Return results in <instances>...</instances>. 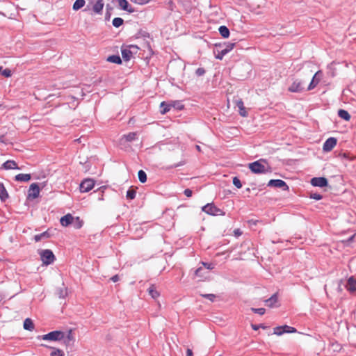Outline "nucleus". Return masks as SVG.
Segmentation results:
<instances>
[{
	"mask_svg": "<svg viewBox=\"0 0 356 356\" xmlns=\"http://www.w3.org/2000/svg\"><path fill=\"white\" fill-rule=\"evenodd\" d=\"M249 169L251 172L256 174L271 172V168L268 165V161L264 159H260L249 163Z\"/></svg>",
	"mask_w": 356,
	"mask_h": 356,
	"instance_id": "nucleus-1",
	"label": "nucleus"
},
{
	"mask_svg": "<svg viewBox=\"0 0 356 356\" xmlns=\"http://www.w3.org/2000/svg\"><path fill=\"white\" fill-rule=\"evenodd\" d=\"M38 254L42 263L45 266H48L54 263L56 260L54 252L50 250H39Z\"/></svg>",
	"mask_w": 356,
	"mask_h": 356,
	"instance_id": "nucleus-2",
	"label": "nucleus"
},
{
	"mask_svg": "<svg viewBox=\"0 0 356 356\" xmlns=\"http://www.w3.org/2000/svg\"><path fill=\"white\" fill-rule=\"evenodd\" d=\"M161 107L163 108V111H170L172 110H183L184 105L181 101H168L161 103Z\"/></svg>",
	"mask_w": 356,
	"mask_h": 356,
	"instance_id": "nucleus-3",
	"label": "nucleus"
},
{
	"mask_svg": "<svg viewBox=\"0 0 356 356\" xmlns=\"http://www.w3.org/2000/svg\"><path fill=\"white\" fill-rule=\"evenodd\" d=\"M202 211L207 214L213 216L225 215V213L220 208L212 203H209L204 206L202 207Z\"/></svg>",
	"mask_w": 356,
	"mask_h": 356,
	"instance_id": "nucleus-4",
	"label": "nucleus"
},
{
	"mask_svg": "<svg viewBox=\"0 0 356 356\" xmlns=\"http://www.w3.org/2000/svg\"><path fill=\"white\" fill-rule=\"evenodd\" d=\"M38 338H41L44 341H60L65 338V334L60 331H54L51 332L48 334H45L42 336H39Z\"/></svg>",
	"mask_w": 356,
	"mask_h": 356,
	"instance_id": "nucleus-5",
	"label": "nucleus"
},
{
	"mask_svg": "<svg viewBox=\"0 0 356 356\" xmlns=\"http://www.w3.org/2000/svg\"><path fill=\"white\" fill-rule=\"evenodd\" d=\"M90 5H92L91 9L95 13L101 14L104 8V3L103 0L91 1L87 6V8L86 10L90 9Z\"/></svg>",
	"mask_w": 356,
	"mask_h": 356,
	"instance_id": "nucleus-6",
	"label": "nucleus"
},
{
	"mask_svg": "<svg viewBox=\"0 0 356 356\" xmlns=\"http://www.w3.org/2000/svg\"><path fill=\"white\" fill-rule=\"evenodd\" d=\"M95 181L94 179H86L81 182L79 188L82 193H86L94 188Z\"/></svg>",
	"mask_w": 356,
	"mask_h": 356,
	"instance_id": "nucleus-7",
	"label": "nucleus"
},
{
	"mask_svg": "<svg viewBox=\"0 0 356 356\" xmlns=\"http://www.w3.org/2000/svg\"><path fill=\"white\" fill-rule=\"evenodd\" d=\"M323 76V74L321 70L316 72L315 73V74L314 75L310 83L309 84L307 90H311L314 89L321 81Z\"/></svg>",
	"mask_w": 356,
	"mask_h": 356,
	"instance_id": "nucleus-8",
	"label": "nucleus"
},
{
	"mask_svg": "<svg viewBox=\"0 0 356 356\" xmlns=\"http://www.w3.org/2000/svg\"><path fill=\"white\" fill-rule=\"evenodd\" d=\"M305 89L304 83L300 80H295L289 86V90L292 92H300Z\"/></svg>",
	"mask_w": 356,
	"mask_h": 356,
	"instance_id": "nucleus-9",
	"label": "nucleus"
},
{
	"mask_svg": "<svg viewBox=\"0 0 356 356\" xmlns=\"http://www.w3.org/2000/svg\"><path fill=\"white\" fill-rule=\"evenodd\" d=\"M337 144L336 138L330 137L323 143V150L326 152H330Z\"/></svg>",
	"mask_w": 356,
	"mask_h": 356,
	"instance_id": "nucleus-10",
	"label": "nucleus"
},
{
	"mask_svg": "<svg viewBox=\"0 0 356 356\" xmlns=\"http://www.w3.org/2000/svg\"><path fill=\"white\" fill-rule=\"evenodd\" d=\"M268 186L284 188L288 190L289 187L287 184L282 179H270L268 184Z\"/></svg>",
	"mask_w": 356,
	"mask_h": 356,
	"instance_id": "nucleus-11",
	"label": "nucleus"
},
{
	"mask_svg": "<svg viewBox=\"0 0 356 356\" xmlns=\"http://www.w3.org/2000/svg\"><path fill=\"white\" fill-rule=\"evenodd\" d=\"M328 181L324 177H314L311 179V184L316 187H325L327 186Z\"/></svg>",
	"mask_w": 356,
	"mask_h": 356,
	"instance_id": "nucleus-12",
	"label": "nucleus"
},
{
	"mask_svg": "<svg viewBox=\"0 0 356 356\" xmlns=\"http://www.w3.org/2000/svg\"><path fill=\"white\" fill-rule=\"evenodd\" d=\"M40 188L36 183H32L29 189L28 196L30 198H37L39 196Z\"/></svg>",
	"mask_w": 356,
	"mask_h": 356,
	"instance_id": "nucleus-13",
	"label": "nucleus"
},
{
	"mask_svg": "<svg viewBox=\"0 0 356 356\" xmlns=\"http://www.w3.org/2000/svg\"><path fill=\"white\" fill-rule=\"evenodd\" d=\"M74 221V218L72 216L71 214L68 213L65 216H63L60 219V223L61 226L67 227L71 224H73Z\"/></svg>",
	"mask_w": 356,
	"mask_h": 356,
	"instance_id": "nucleus-14",
	"label": "nucleus"
},
{
	"mask_svg": "<svg viewBox=\"0 0 356 356\" xmlns=\"http://www.w3.org/2000/svg\"><path fill=\"white\" fill-rule=\"evenodd\" d=\"M119 7L123 10H126L129 13L134 12V10L129 6L128 1L127 0H116Z\"/></svg>",
	"mask_w": 356,
	"mask_h": 356,
	"instance_id": "nucleus-15",
	"label": "nucleus"
},
{
	"mask_svg": "<svg viewBox=\"0 0 356 356\" xmlns=\"http://www.w3.org/2000/svg\"><path fill=\"white\" fill-rule=\"evenodd\" d=\"M138 139L137 132H131L127 134L122 136V140H124L126 143H131Z\"/></svg>",
	"mask_w": 356,
	"mask_h": 356,
	"instance_id": "nucleus-16",
	"label": "nucleus"
},
{
	"mask_svg": "<svg viewBox=\"0 0 356 356\" xmlns=\"http://www.w3.org/2000/svg\"><path fill=\"white\" fill-rule=\"evenodd\" d=\"M222 45L219 44L216 45V49L217 51V54H216L215 57L216 59L222 60L225 55L227 54L226 50L222 49Z\"/></svg>",
	"mask_w": 356,
	"mask_h": 356,
	"instance_id": "nucleus-17",
	"label": "nucleus"
},
{
	"mask_svg": "<svg viewBox=\"0 0 356 356\" xmlns=\"http://www.w3.org/2000/svg\"><path fill=\"white\" fill-rule=\"evenodd\" d=\"M2 168L5 170H15L19 169L17 163L14 161H7L2 164Z\"/></svg>",
	"mask_w": 356,
	"mask_h": 356,
	"instance_id": "nucleus-18",
	"label": "nucleus"
},
{
	"mask_svg": "<svg viewBox=\"0 0 356 356\" xmlns=\"http://www.w3.org/2000/svg\"><path fill=\"white\" fill-rule=\"evenodd\" d=\"M121 52L123 59L126 61H128L131 58L134 51H132V50L129 49L128 47H126L122 48Z\"/></svg>",
	"mask_w": 356,
	"mask_h": 356,
	"instance_id": "nucleus-19",
	"label": "nucleus"
},
{
	"mask_svg": "<svg viewBox=\"0 0 356 356\" xmlns=\"http://www.w3.org/2000/svg\"><path fill=\"white\" fill-rule=\"evenodd\" d=\"M278 301V297L277 294L275 293L271 297H270L268 299L265 300L266 305L268 307H273L275 304H276Z\"/></svg>",
	"mask_w": 356,
	"mask_h": 356,
	"instance_id": "nucleus-20",
	"label": "nucleus"
},
{
	"mask_svg": "<svg viewBox=\"0 0 356 356\" xmlns=\"http://www.w3.org/2000/svg\"><path fill=\"white\" fill-rule=\"evenodd\" d=\"M9 197L8 193L6 189L5 186L0 183V200L3 202L6 201Z\"/></svg>",
	"mask_w": 356,
	"mask_h": 356,
	"instance_id": "nucleus-21",
	"label": "nucleus"
},
{
	"mask_svg": "<svg viewBox=\"0 0 356 356\" xmlns=\"http://www.w3.org/2000/svg\"><path fill=\"white\" fill-rule=\"evenodd\" d=\"M355 284H356V280H354V278L353 277H350L348 280L346 289L348 290L350 293L354 292L356 290Z\"/></svg>",
	"mask_w": 356,
	"mask_h": 356,
	"instance_id": "nucleus-22",
	"label": "nucleus"
},
{
	"mask_svg": "<svg viewBox=\"0 0 356 356\" xmlns=\"http://www.w3.org/2000/svg\"><path fill=\"white\" fill-rule=\"evenodd\" d=\"M208 274V271L203 268L202 267H200L196 269L195 271V276L197 277H200L202 280L206 278V275Z\"/></svg>",
	"mask_w": 356,
	"mask_h": 356,
	"instance_id": "nucleus-23",
	"label": "nucleus"
},
{
	"mask_svg": "<svg viewBox=\"0 0 356 356\" xmlns=\"http://www.w3.org/2000/svg\"><path fill=\"white\" fill-rule=\"evenodd\" d=\"M15 180L19 181H29L31 180V175L19 173L15 176Z\"/></svg>",
	"mask_w": 356,
	"mask_h": 356,
	"instance_id": "nucleus-24",
	"label": "nucleus"
},
{
	"mask_svg": "<svg viewBox=\"0 0 356 356\" xmlns=\"http://www.w3.org/2000/svg\"><path fill=\"white\" fill-rule=\"evenodd\" d=\"M24 328L29 331H32L34 330L35 325L31 318H27L25 319L24 322Z\"/></svg>",
	"mask_w": 356,
	"mask_h": 356,
	"instance_id": "nucleus-25",
	"label": "nucleus"
},
{
	"mask_svg": "<svg viewBox=\"0 0 356 356\" xmlns=\"http://www.w3.org/2000/svg\"><path fill=\"white\" fill-rule=\"evenodd\" d=\"M219 33L224 38H227L229 35V30L225 26H220L218 29Z\"/></svg>",
	"mask_w": 356,
	"mask_h": 356,
	"instance_id": "nucleus-26",
	"label": "nucleus"
},
{
	"mask_svg": "<svg viewBox=\"0 0 356 356\" xmlns=\"http://www.w3.org/2000/svg\"><path fill=\"white\" fill-rule=\"evenodd\" d=\"M85 0H76L73 4L72 8L74 10H78L85 6Z\"/></svg>",
	"mask_w": 356,
	"mask_h": 356,
	"instance_id": "nucleus-27",
	"label": "nucleus"
},
{
	"mask_svg": "<svg viewBox=\"0 0 356 356\" xmlns=\"http://www.w3.org/2000/svg\"><path fill=\"white\" fill-rule=\"evenodd\" d=\"M107 60L113 63L120 64L122 63L121 58L119 56L113 55L108 57Z\"/></svg>",
	"mask_w": 356,
	"mask_h": 356,
	"instance_id": "nucleus-28",
	"label": "nucleus"
},
{
	"mask_svg": "<svg viewBox=\"0 0 356 356\" xmlns=\"http://www.w3.org/2000/svg\"><path fill=\"white\" fill-rule=\"evenodd\" d=\"M148 293L153 298H157L159 297V293L156 290V288L154 287V285H152L149 288H148Z\"/></svg>",
	"mask_w": 356,
	"mask_h": 356,
	"instance_id": "nucleus-29",
	"label": "nucleus"
},
{
	"mask_svg": "<svg viewBox=\"0 0 356 356\" xmlns=\"http://www.w3.org/2000/svg\"><path fill=\"white\" fill-rule=\"evenodd\" d=\"M236 43L235 42H227V43H225L223 45H222V49L223 50H226V53L227 54L228 52H229L231 50H232L235 46Z\"/></svg>",
	"mask_w": 356,
	"mask_h": 356,
	"instance_id": "nucleus-30",
	"label": "nucleus"
},
{
	"mask_svg": "<svg viewBox=\"0 0 356 356\" xmlns=\"http://www.w3.org/2000/svg\"><path fill=\"white\" fill-rule=\"evenodd\" d=\"M282 330L284 333H295L297 332V330L293 327L289 325H282Z\"/></svg>",
	"mask_w": 356,
	"mask_h": 356,
	"instance_id": "nucleus-31",
	"label": "nucleus"
},
{
	"mask_svg": "<svg viewBox=\"0 0 356 356\" xmlns=\"http://www.w3.org/2000/svg\"><path fill=\"white\" fill-rule=\"evenodd\" d=\"M138 178L140 181L145 183L147 180V175L145 171L139 170L138 172Z\"/></svg>",
	"mask_w": 356,
	"mask_h": 356,
	"instance_id": "nucleus-32",
	"label": "nucleus"
},
{
	"mask_svg": "<svg viewBox=\"0 0 356 356\" xmlns=\"http://www.w3.org/2000/svg\"><path fill=\"white\" fill-rule=\"evenodd\" d=\"M124 20L120 17H115L113 19L112 24L113 26L118 28L123 24Z\"/></svg>",
	"mask_w": 356,
	"mask_h": 356,
	"instance_id": "nucleus-33",
	"label": "nucleus"
},
{
	"mask_svg": "<svg viewBox=\"0 0 356 356\" xmlns=\"http://www.w3.org/2000/svg\"><path fill=\"white\" fill-rule=\"evenodd\" d=\"M51 349L53 351L50 353L51 356H65V353L63 350L55 348H51Z\"/></svg>",
	"mask_w": 356,
	"mask_h": 356,
	"instance_id": "nucleus-34",
	"label": "nucleus"
},
{
	"mask_svg": "<svg viewBox=\"0 0 356 356\" xmlns=\"http://www.w3.org/2000/svg\"><path fill=\"white\" fill-rule=\"evenodd\" d=\"M136 190L135 189H129L127 192L126 197L128 200H134L136 197Z\"/></svg>",
	"mask_w": 356,
	"mask_h": 356,
	"instance_id": "nucleus-35",
	"label": "nucleus"
},
{
	"mask_svg": "<svg viewBox=\"0 0 356 356\" xmlns=\"http://www.w3.org/2000/svg\"><path fill=\"white\" fill-rule=\"evenodd\" d=\"M73 223L76 229H79L83 225V221L79 217L75 218Z\"/></svg>",
	"mask_w": 356,
	"mask_h": 356,
	"instance_id": "nucleus-36",
	"label": "nucleus"
},
{
	"mask_svg": "<svg viewBox=\"0 0 356 356\" xmlns=\"http://www.w3.org/2000/svg\"><path fill=\"white\" fill-rule=\"evenodd\" d=\"M49 235L47 232H44L42 234H38V235L35 236V241L36 242H38L43 238H49Z\"/></svg>",
	"mask_w": 356,
	"mask_h": 356,
	"instance_id": "nucleus-37",
	"label": "nucleus"
},
{
	"mask_svg": "<svg viewBox=\"0 0 356 356\" xmlns=\"http://www.w3.org/2000/svg\"><path fill=\"white\" fill-rule=\"evenodd\" d=\"M74 340V335L72 333V330H70L68 331V333H67V334L66 336V338L65 339V343L67 344L68 343H70V341H73Z\"/></svg>",
	"mask_w": 356,
	"mask_h": 356,
	"instance_id": "nucleus-38",
	"label": "nucleus"
},
{
	"mask_svg": "<svg viewBox=\"0 0 356 356\" xmlns=\"http://www.w3.org/2000/svg\"><path fill=\"white\" fill-rule=\"evenodd\" d=\"M233 184L236 186V188H242V184L241 180L237 178L236 177L233 178Z\"/></svg>",
	"mask_w": 356,
	"mask_h": 356,
	"instance_id": "nucleus-39",
	"label": "nucleus"
},
{
	"mask_svg": "<svg viewBox=\"0 0 356 356\" xmlns=\"http://www.w3.org/2000/svg\"><path fill=\"white\" fill-rule=\"evenodd\" d=\"M236 104L238 106L239 111H244L245 107L243 105V102L241 99H238L236 100Z\"/></svg>",
	"mask_w": 356,
	"mask_h": 356,
	"instance_id": "nucleus-40",
	"label": "nucleus"
},
{
	"mask_svg": "<svg viewBox=\"0 0 356 356\" xmlns=\"http://www.w3.org/2000/svg\"><path fill=\"white\" fill-rule=\"evenodd\" d=\"M252 311L255 314H259V315L262 316L265 313V309L263 307L261 308H254L252 307Z\"/></svg>",
	"mask_w": 356,
	"mask_h": 356,
	"instance_id": "nucleus-41",
	"label": "nucleus"
},
{
	"mask_svg": "<svg viewBox=\"0 0 356 356\" xmlns=\"http://www.w3.org/2000/svg\"><path fill=\"white\" fill-rule=\"evenodd\" d=\"M282 328H283L282 325L274 327V329H273V334H277V335L282 334H283Z\"/></svg>",
	"mask_w": 356,
	"mask_h": 356,
	"instance_id": "nucleus-42",
	"label": "nucleus"
},
{
	"mask_svg": "<svg viewBox=\"0 0 356 356\" xmlns=\"http://www.w3.org/2000/svg\"><path fill=\"white\" fill-rule=\"evenodd\" d=\"M339 118L348 121L350 119L349 113H339Z\"/></svg>",
	"mask_w": 356,
	"mask_h": 356,
	"instance_id": "nucleus-43",
	"label": "nucleus"
},
{
	"mask_svg": "<svg viewBox=\"0 0 356 356\" xmlns=\"http://www.w3.org/2000/svg\"><path fill=\"white\" fill-rule=\"evenodd\" d=\"M1 74L5 77H10L12 75L11 70L10 69H5L1 72Z\"/></svg>",
	"mask_w": 356,
	"mask_h": 356,
	"instance_id": "nucleus-44",
	"label": "nucleus"
},
{
	"mask_svg": "<svg viewBox=\"0 0 356 356\" xmlns=\"http://www.w3.org/2000/svg\"><path fill=\"white\" fill-rule=\"evenodd\" d=\"M201 296L204 298L209 299L211 302H213L216 298V296L214 294H211H211H202Z\"/></svg>",
	"mask_w": 356,
	"mask_h": 356,
	"instance_id": "nucleus-45",
	"label": "nucleus"
},
{
	"mask_svg": "<svg viewBox=\"0 0 356 356\" xmlns=\"http://www.w3.org/2000/svg\"><path fill=\"white\" fill-rule=\"evenodd\" d=\"M205 74V70L202 67H199L195 71V74L197 76H203Z\"/></svg>",
	"mask_w": 356,
	"mask_h": 356,
	"instance_id": "nucleus-46",
	"label": "nucleus"
},
{
	"mask_svg": "<svg viewBox=\"0 0 356 356\" xmlns=\"http://www.w3.org/2000/svg\"><path fill=\"white\" fill-rule=\"evenodd\" d=\"M202 265L204 266V268L205 270H212L213 268V265L212 264L209 263H204L202 262Z\"/></svg>",
	"mask_w": 356,
	"mask_h": 356,
	"instance_id": "nucleus-47",
	"label": "nucleus"
},
{
	"mask_svg": "<svg viewBox=\"0 0 356 356\" xmlns=\"http://www.w3.org/2000/svg\"><path fill=\"white\" fill-rule=\"evenodd\" d=\"M310 198H312L313 200H319L322 198V195L318 193H311Z\"/></svg>",
	"mask_w": 356,
	"mask_h": 356,
	"instance_id": "nucleus-48",
	"label": "nucleus"
},
{
	"mask_svg": "<svg viewBox=\"0 0 356 356\" xmlns=\"http://www.w3.org/2000/svg\"><path fill=\"white\" fill-rule=\"evenodd\" d=\"M184 193L187 197H191L193 195V191L191 189H186L184 190Z\"/></svg>",
	"mask_w": 356,
	"mask_h": 356,
	"instance_id": "nucleus-49",
	"label": "nucleus"
},
{
	"mask_svg": "<svg viewBox=\"0 0 356 356\" xmlns=\"http://www.w3.org/2000/svg\"><path fill=\"white\" fill-rule=\"evenodd\" d=\"M129 49H131L133 52V54H136L138 52V47L136 46V45H129V47H127Z\"/></svg>",
	"mask_w": 356,
	"mask_h": 356,
	"instance_id": "nucleus-50",
	"label": "nucleus"
},
{
	"mask_svg": "<svg viewBox=\"0 0 356 356\" xmlns=\"http://www.w3.org/2000/svg\"><path fill=\"white\" fill-rule=\"evenodd\" d=\"M252 328L254 330H258L260 327L261 328H264V325H252Z\"/></svg>",
	"mask_w": 356,
	"mask_h": 356,
	"instance_id": "nucleus-51",
	"label": "nucleus"
},
{
	"mask_svg": "<svg viewBox=\"0 0 356 356\" xmlns=\"http://www.w3.org/2000/svg\"><path fill=\"white\" fill-rule=\"evenodd\" d=\"M234 236H241L242 232L241 231L240 229H236L234 231Z\"/></svg>",
	"mask_w": 356,
	"mask_h": 356,
	"instance_id": "nucleus-52",
	"label": "nucleus"
},
{
	"mask_svg": "<svg viewBox=\"0 0 356 356\" xmlns=\"http://www.w3.org/2000/svg\"><path fill=\"white\" fill-rule=\"evenodd\" d=\"M184 164H185V161H180L179 163L175 164L172 167L177 168V167L182 166Z\"/></svg>",
	"mask_w": 356,
	"mask_h": 356,
	"instance_id": "nucleus-53",
	"label": "nucleus"
},
{
	"mask_svg": "<svg viewBox=\"0 0 356 356\" xmlns=\"http://www.w3.org/2000/svg\"><path fill=\"white\" fill-rule=\"evenodd\" d=\"M355 236V234H353L349 238L347 241H342V243H348V242H351L353 239V238Z\"/></svg>",
	"mask_w": 356,
	"mask_h": 356,
	"instance_id": "nucleus-54",
	"label": "nucleus"
},
{
	"mask_svg": "<svg viewBox=\"0 0 356 356\" xmlns=\"http://www.w3.org/2000/svg\"><path fill=\"white\" fill-rule=\"evenodd\" d=\"M186 356H193V353L191 349L188 348L186 350Z\"/></svg>",
	"mask_w": 356,
	"mask_h": 356,
	"instance_id": "nucleus-55",
	"label": "nucleus"
},
{
	"mask_svg": "<svg viewBox=\"0 0 356 356\" xmlns=\"http://www.w3.org/2000/svg\"><path fill=\"white\" fill-rule=\"evenodd\" d=\"M111 280L114 282H117L119 280V277H118V275H114L113 277H111Z\"/></svg>",
	"mask_w": 356,
	"mask_h": 356,
	"instance_id": "nucleus-56",
	"label": "nucleus"
},
{
	"mask_svg": "<svg viewBox=\"0 0 356 356\" xmlns=\"http://www.w3.org/2000/svg\"><path fill=\"white\" fill-rule=\"evenodd\" d=\"M196 149L197 151L201 152V147L200 145H196Z\"/></svg>",
	"mask_w": 356,
	"mask_h": 356,
	"instance_id": "nucleus-57",
	"label": "nucleus"
},
{
	"mask_svg": "<svg viewBox=\"0 0 356 356\" xmlns=\"http://www.w3.org/2000/svg\"><path fill=\"white\" fill-rule=\"evenodd\" d=\"M247 113H241V115H242V117L243 118H245L247 116Z\"/></svg>",
	"mask_w": 356,
	"mask_h": 356,
	"instance_id": "nucleus-58",
	"label": "nucleus"
},
{
	"mask_svg": "<svg viewBox=\"0 0 356 356\" xmlns=\"http://www.w3.org/2000/svg\"><path fill=\"white\" fill-rule=\"evenodd\" d=\"M338 111L342 112V111H346L343 109H339Z\"/></svg>",
	"mask_w": 356,
	"mask_h": 356,
	"instance_id": "nucleus-59",
	"label": "nucleus"
},
{
	"mask_svg": "<svg viewBox=\"0 0 356 356\" xmlns=\"http://www.w3.org/2000/svg\"><path fill=\"white\" fill-rule=\"evenodd\" d=\"M1 70H2V67L0 66V72H1Z\"/></svg>",
	"mask_w": 356,
	"mask_h": 356,
	"instance_id": "nucleus-60",
	"label": "nucleus"
}]
</instances>
